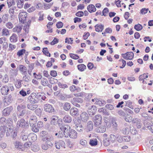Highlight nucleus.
Instances as JSON below:
<instances>
[{
    "mask_svg": "<svg viewBox=\"0 0 153 153\" xmlns=\"http://www.w3.org/2000/svg\"><path fill=\"white\" fill-rule=\"evenodd\" d=\"M149 10L148 8H143L140 11V13L142 15H144L147 13Z\"/></svg>",
    "mask_w": 153,
    "mask_h": 153,
    "instance_id": "nucleus-59",
    "label": "nucleus"
},
{
    "mask_svg": "<svg viewBox=\"0 0 153 153\" xmlns=\"http://www.w3.org/2000/svg\"><path fill=\"white\" fill-rule=\"evenodd\" d=\"M9 15L7 14H4L2 17V20L4 23H5L6 22L8 21V19Z\"/></svg>",
    "mask_w": 153,
    "mask_h": 153,
    "instance_id": "nucleus-39",
    "label": "nucleus"
},
{
    "mask_svg": "<svg viewBox=\"0 0 153 153\" xmlns=\"http://www.w3.org/2000/svg\"><path fill=\"white\" fill-rule=\"evenodd\" d=\"M36 119H31L29 121V123L30 126L31 127L33 126L34 125L36 124Z\"/></svg>",
    "mask_w": 153,
    "mask_h": 153,
    "instance_id": "nucleus-63",
    "label": "nucleus"
},
{
    "mask_svg": "<svg viewBox=\"0 0 153 153\" xmlns=\"http://www.w3.org/2000/svg\"><path fill=\"white\" fill-rule=\"evenodd\" d=\"M134 28L137 31H139L141 30L143 28L142 26L140 24L135 25L134 26Z\"/></svg>",
    "mask_w": 153,
    "mask_h": 153,
    "instance_id": "nucleus-54",
    "label": "nucleus"
},
{
    "mask_svg": "<svg viewBox=\"0 0 153 153\" xmlns=\"http://www.w3.org/2000/svg\"><path fill=\"white\" fill-rule=\"evenodd\" d=\"M79 143L82 145L85 146L87 145V142L85 140L82 139L80 140Z\"/></svg>",
    "mask_w": 153,
    "mask_h": 153,
    "instance_id": "nucleus-61",
    "label": "nucleus"
},
{
    "mask_svg": "<svg viewBox=\"0 0 153 153\" xmlns=\"http://www.w3.org/2000/svg\"><path fill=\"white\" fill-rule=\"evenodd\" d=\"M5 26L9 29H11L13 27V25L11 22H9L6 23Z\"/></svg>",
    "mask_w": 153,
    "mask_h": 153,
    "instance_id": "nucleus-47",
    "label": "nucleus"
},
{
    "mask_svg": "<svg viewBox=\"0 0 153 153\" xmlns=\"http://www.w3.org/2000/svg\"><path fill=\"white\" fill-rule=\"evenodd\" d=\"M27 13L26 12H22L19 13V21L22 23H24L26 20Z\"/></svg>",
    "mask_w": 153,
    "mask_h": 153,
    "instance_id": "nucleus-10",
    "label": "nucleus"
},
{
    "mask_svg": "<svg viewBox=\"0 0 153 153\" xmlns=\"http://www.w3.org/2000/svg\"><path fill=\"white\" fill-rule=\"evenodd\" d=\"M6 126L4 125L1 126L0 127V137L1 138L3 137L5 133L6 130Z\"/></svg>",
    "mask_w": 153,
    "mask_h": 153,
    "instance_id": "nucleus-22",
    "label": "nucleus"
},
{
    "mask_svg": "<svg viewBox=\"0 0 153 153\" xmlns=\"http://www.w3.org/2000/svg\"><path fill=\"white\" fill-rule=\"evenodd\" d=\"M4 117H2L0 118V123L5 125L6 126V124L7 121V119L6 118Z\"/></svg>",
    "mask_w": 153,
    "mask_h": 153,
    "instance_id": "nucleus-43",
    "label": "nucleus"
},
{
    "mask_svg": "<svg viewBox=\"0 0 153 153\" xmlns=\"http://www.w3.org/2000/svg\"><path fill=\"white\" fill-rule=\"evenodd\" d=\"M35 112L37 115L40 116L41 115L42 110L40 108H37L35 109Z\"/></svg>",
    "mask_w": 153,
    "mask_h": 153,
    "instance_id": "nucleus-53",
    "label": "nucleus"
},
{
    "mask_svg": "<svg viewBox=\"0 0 153 153\" xmlns=\"http://www.w3.org/2000/svg\"><path fill=\"white\" fill-rule=\"evenodd\" d=\"M52 140H48L45 141L49 148L52 147L53 145V143L51 141Z\"/></svg>",
    "mask_w": 153,
    "mask_h": 153,
    "instance_id": "nucleus-57",
    "label": "nucleus"
},
{
    "mask_svg": "<svg viewBox=\"0 0 153 153\" xmlns=\"http://www.w3.org/2000/svg\"><path fill=\"white\" fill-rule=\"evenodd\" d=\"M24 75L25 76L23 77V80L26 82H29L30 80V77L29 76H27V74Z\"/></svg>",
    "mask_w": 153,
    "mask_h": 153,
    "instance_id": "nucleus-64",
    "label": "nucleus"
},
{
    "mask_svg": "<svg viewBox=\"0 0 153 153\" xmlns=\"http://www.w3.org/2000/svg\"><path fill=\"white\" fill-rule=\"evenodd\" d=\"M42 52L46 56L50 57L51 54L48 51V48H44L43 49Z\"/></svg>",
    "mask_w": 153,
    "mask_h": 153,
    "instance_id": "nucleus-46",
    "label": "nucleus"
},
{
    "mask_svg": "<svg viewBox=\"0 0 153 153\" xmlns=\"http://www.w3.org/2000/svg\"><path fill=\"white\" fill-rule=\"evenodd\" d=\"M130 131L133 135H135L137 133V131L133 126H129Z\"/></svg>",
    "mask_w": 153,
    "mask_h": 153,
    "instance_id": "nucleus-45",
    "label": "nucleus"
},
{
    "mask_svg": "<svg viewBox=\"0 0 153 153\" xmlns=\"http://www.w3.org/2000/svg\"><path fill=\"white\" fill-rule=\"evenodd\" d=\"M43 108L44 110L46 112L52 113L54 111V109L52 106L49 104H45L44 105Z\"/></svg>",
    "mask_w": 153,
    "mask_h": 153,
    "instance_id": "nucleus-11",
    "label": "nucleus"
},
{
    "mask_svg": "<svg viewBox=\"0 0 153 153\" xmlns=\"http://www.w3.org/2000/svg\"><path fill=\"white\" fill-rule=\"evenodd\" d=\"M123 141L126 142H129L131 139L130 136H125L123 137Z\"/></svg>",
    "mask_w": 153,
    "mask_h": 153,
    "instance_id": "nucleus-62",
    "label": "nucleus"
},
{
    "mask_svg": "<svg viewBox=\"0 0 153 153\" xmlns=\"http://www.w3.org/2000/svg\"><path fill=\"white\" fill-rule=\"evenodd\" d=\"M81 120L84 122H86L88 119V114L85 112L82 113L80 115Z\"/></svg>",
    "mask_w": 153,
    "mask_h": 153,
    "instance_id": "nucleus-15",
    "label": "nucleus"
},
{
    "mask_svg": "<svg viewBox=\"0 0 153 153\" xmlns=\"http://www.w3.org/2000/svg\"><path fill=\"white\" fill-rule=\"evenodd\" d=\"M70 113L73 116H75L78 114V109L76 108H72L70 110Z\"/></svg>",
    "mask_w": 153,
    "mask_h": 153,
    "instance_id": "nucleus-27",
    "label": "nucleus"
},
{
    "mask_svg": "<svg viewBox=\"0 0 153 153\" xmlns=\"http://www.w3.org/2000/svg\"><path fill=\"white\" fill-rule=\"evenodd\" d=\"M117 119L115 118H112L111 119V123L113 126V128L115 129H117V124L116 122Z\"/></svg>",
    "mask_w": 153,
    "mask_h": 153,
    "instance_id": "nucleus-36",
    "label": "nucleus"
},
{
    "mask_svg": "<svg viewBox=\"0 0 153 153\" xmlns=\"http://www.w3.org/2000/svg\"><path fill=\"white\" fill-rule=\"evenodd\" d=\"M58 84L59 87L61 88L64 89L68 87V86L66 84H62L60 82H59Z\"/></svg>",
    "mask_w": 153,
    "mask_h": 153,
    "instance_id": "nucleus-56",
    "label": "nucleus"
},
{
    "mask_svg": "<svg viewBox=\"0 0 153 153\" xmlns=\"http://www.w3.org/2000/svg\"><path fill=\"white\" fill-rule=\"evenodd\" d=\"M75 128L77 131L79 132H81L84 130L83 127L80 124H76Z\"/></svg>",
    "mask_w": 153,
    "mask_h": 153,
    "instance_id": "nucleus-34",
    "label": "nucleus"
},
{
    "mask_svg": "<svg viewBox=\"0 0 153 153\" xmlns=\"http://www.w3.org/2000/svg\"><path fill=\"white\" fill-rule=\"evenodd\" d=\"M97 126L98 127L97 130L98 132L103 133L106 131V127L105 126H101V125H100Z\"/></svg>",
    "mask_w": 153,
    "mask_h": 153,
    "instance_id": "nucleus-28",
    "label": "nucleus"
},
{
    "mask_svg": "<svg viewBox=\"0 0 153 153\" xmlns=\"http://www.w3.org/2000/svg\"><path fill=\"white\" fill-rule=\"evenodd\" d=\"M22 29V27L19 25H18L16 26L13 28V31L14 32H16L17 33H19L21 32Z\"/></svg>",
    "mask_w": 153,
    "mask_h": 153,
    "instance_id": "nucleus-30",
    "label": "nucleus"
},
{
    "mask_svg": "<svg viewBox=\"0 0 153 153\" xmlns=\"http://www.w3.org/2000/svg\"><path fill=\"white\" fill-rule=\"evenodd\" d=\"M40 96L39 93H33L28 97L29 102L32 104L38 103L40 102Z\"/></svg>",
    "mask_w": 153,
    "mask_h": 153,
    "instance_id": "nucleus-2",
    "label": "nucleus"
},
{
    "mask_svg": "<svg viewBox=\"0 0 153 153\" xmlns=\"http://www.w3.org/2000/svg\"><path fill=\"white\" fill-rule=\"evenodd\" d=\"M93 125L92 121H89L87 123L86 128H85V130L87 132L92 131L93 128Z\"/></svg>",
    "mask_w": 153,
    "mask_h": 153,
    "instance_id": "nucleus-13",
    "label": "nucleus"
},
{
    "mask_svg": "<svg viewBox=\"0 0 153 153\" xmlns=\"http://www.w3.org/2000/svg\"><path fill=\"white\" fill-rule=\"evenodd\" d=\"M36 124L34 125L33 126H31L32 130L34 132H37L39 131V128Z\"/></svg>",
    "mask_w": 153,
    "mask_h": 153,
    "instance_id": "nucleus-51",
    "label": "nucleus"
},
{
    "mask_svg": "<svg viewBox=\"0 0 153 153\" xmlns=\"http://www.w3.org/2000/svg\"><path fill=\"white\" fill-rule=\"evenodd\" d=\"M35 104H32L31 103L28 104L27 105V108L32 111H34L38 107L37 105Z\"/></svg>",
    "mask_w": 153,
    "mask_h": 153,
    "instance_id": "nucleus-17",
    "label": "nucleus"
},
{
    "mask_svg": "<svg viewBox=\"0 0 153 153\" xmlns=\"http://www.w3.org/2000/svg\"><path fill=\"white\" fill-rule=\"evenodd\" d=\"M40 135L42 140L44 142L46 141L47 140H53V137L48 135V133L45 131H42L41 132Z\"/></svg>",
    "mask_w": 153,
    "mask_h": 153,
    "instance_id": "nucleus-5",
    "label": "nucleus"
},
{
    "mask_svg": "<svg viewBox=\"0 0 153 153\" xmlns=\"http://www.w3.org/2000/svg\"><path fill=\"white\" fill-rule=\"evenodd\" d=\"M6 130L5 132L7 137H8L10 136L12 132L13 131V129L8 128V127L6 126Z\"/></svg>",
    "mask_w": 153,
    "mask_h": 153,
    "instance_id": "nucleus-29",
    "label": "nucleus"
},
{
    "mask_svg": "<svg viewBox=\"0 0 153 153\" xmlns=\"http://www.w3.org/2000/svg\"><path fill=\"white\" fill-rule=\"evenodd\" d=\"M61 128V130L63 131L64 135L66 137L69 136L70 138L73 139H76L77 137V133L73 129H71L70 131V127L69 126H66V127Z\"/></svg>",
    "mask_w": 153,
    "mask_h": 153,
    "instance_id": "nucleus-1",
    "label": "nucleus"
},
{
    "mask_svg": "<svg viewBox=\"0 0 153 153\" xmlns=\"http://www.w3.org/2000/svg\"><path fill=\"white\" fill-rule=\"evenodd\" d=\"M132 123L136 124L137 128H140L141 127V120L138 119L134 118L132 120Z\"/></svg>",
    "mask_w": 153,
    "mask_h": 153,
    "instance_id": "nucleus-12",
    "label": "nucleus"
},
{
    "mask_svg": "<svg viewBox=\"0 0 153 153\" xmlns=\"http://www.w3.org/2000/svg\"><path fill=\"white\" fill-rule=\"evenodd\" d=\"M28 126V124L27 122H25L24 119H22L19 120L17 123L16 127L17 128H26Z\"/></svg>",
    "mask_w": 153,
    "mask_h": 153,
    "instance_id": "nucleus-8",
    "label": "nucleus"
},
{
    "mask_svg": "<svg viewBox=\"0 0 153 153\" xmlns=\"http://www.w3.org/2000/svg\"><path fill=\"white\" fill-rule=\"evenodd\" d=\"M95 31L97 32H99L100 31H102L104 29V25L102 24L99 25H96L95 26Z\"/></svg>",
    "mask_w": 153,
    "mask_h": 153,
    "instance_id": "nucleus-23",
    "label": "nucleus"
},
{
    "mask_svg": "<svg viewBox=\"0 0 153 153\" xmlns=\"http://www.w3.org/2000/svg\"><path fill=\"white\" fill-rule=\"evenodd\" d=\"M58 117L56 116L53 115L51 118V124L55 125L57 120Z\"/></svg>",
    "mask_w": 153,
    "mask_h": 153,
    "instance_id": "nucleus-31",
    "label": "nucleus"
},
{
    "mask_svg": "<svg viewBox=\"0 0 153 153\" xmlns=\"http://www.w3.org/2000/svg\"><path fill=\"white\" fill-rule=\"evenodd\" d=\"M77 68L79 71H83L86 69V66L83 64H81L78 65Z\"/></svg>",
    "mask_w": 153,
    "mask_h": 153,
    "instance_id": "nucleus-35",
    "label": "nucleus"
},
{
    "mask_svg": "<svg viewBox=\"0 0 153 153\" xmlns=\"http://www.w3.org/2000/svg\"><path fill=\"white\" fill-rule=\"evenodd\" d=\"M93 121L96 126H99L101 125L102 120V117L100 115H97L94 117Z\"/></svg>",
    "mask_w": 153,
    "mask_h": 153,
    "instance_id": "nucleus-9",
    "label": "nucleus"
},
{
    "mask_svg": "<svg viewBox=\"0 0 153 153\" xmlns=\"http://www.w3.org/2000/svg\"><path fill=\"white\" fill-rule=\"evenodd\" d=\"M13 109V107L12 106H10L5 108L2 111V116L4 117L8 116L12 112Z\"/></svg>",
    "mask_w": 153,
    "mask_h": 153,
    "instance_id": "nucleus-7",
    "label": "nucleus"
},
{
    "mask_svg": "<svg viewBox=\"0 0 153 153\" xmlns=\"http://www.w3.org/2000/svg\"><path fill=\"white\" fill-rule=\"evenodd\" d=\"M77 103H82L83 101V100L81 98L79 97H74L71 100V101H73Z\"/></svg>",
    "mask_w": 153,
    "mask_h": 153,
    "instance_id": "nucleus-37",
    "label": "nucleus"
},
{
    "mask_svg": "<svg viewBox=\"0 0 153 153\" xmlns=\"http://www.w3.org/2000/svg\"><path fill=\"white\" fill-rule=\"evenodd\" d=\"M25 108L26 106L25 105H18L17 108L18 110L17 114L20 116H23L26 113V110L25 109Z\"/></svg>",
    "mask_w": 153,
    "mask_h": 153,
    "instance_id": "nucleus-4",
    "label": "nucleus"
},
{
    "mask_svg": "<svg viewBox=\"0 0 153 153\" xmlns=\"http://www.w3.org/2000/svg\"><path fill=\"white\" fill-rule=\"evenodd\" d=\"M130 129L129 127H127L123 128V133L124 134H128L130 131Z\"/></svg>",
    "mask_w": 153,
    "mask_h": 153,
    "instance_id": "nucleus-58",
    "label": "nucleus"
},
{
    "mask_svg": "<svg viewBox=\"0 0 153 153\" xmlns=\"http://www.w3.org/2000/svg\"><path fill=\"white\" fill-rule=\"evenodd\" d=\"M97 111V108L94 105L91 106L88 108V114L89 115H94Z\"/></svg>",
    "mask_w": 153,
    "mask_h": 153,
    "instance_id": "nucleus-14",
    "label": "nucleus"
},
{
    "mask_svg": "<svg viewBox=\"0 0 153 153\" xmlns=\"http://www.w3.org/2000/svg\"><path fill=\"white\" fill-rule=\"evenodd\" d=\"M87 9L90 13L95 12L96 10L94 5L92 4L88 5L87 7Z\"/></svg>",
    "mask_w": 153,
    "mask_h": 153,
    "instance_id": "nucleus-20",
    "label": "nucleus"
},
{
    "mask_svg": "<svg viewBox=\"0 0 153 153\" xmlns=\"http://www.w3.org/2000/svg\"><path fill=\"white\" fill-rule=\"evenodd\" d=\"M7 4L9 7H11L12 5L15 4V2L14 0H7Z\"/></svg>",
    "mask_w": 153,
    "mask_h": 153,
    "instance_id": "nucleus-52",
    "label": "nucleus"
},
{
    "mask_svg": "<svg viewBox=\"0 0 153 153\" xmlns=\"http://www.w3.org/2000/svg\"><path fill=\"white\" fill-rule=\"evenodd\" d=\"M63 120L65 123H70L72 121V118L69 116L66 115L63 118Z\"/></svg>",
    "mask_w": 153,
    "mask_h": 153,
    "instance_id": "nucleus-33",
    "label": "nucleus"
},
{
    "mask_svg": "<svg viewBox=\"0 0 153 153\" xmlns=\"http://www.w3.org/2000/svg\"><path fill=\"white\" fill-rule=\"evenodd\" d=\"M41 83L43 86H45L48 85V82L46 78H44L42 80Z\"/></svg>",
    "mask_w": 153,
    "mask_h": 153,
    "instance_id": "nucleus-48",
    "label": "nucleus"
},
{
    "mask_svg": "<svg viewBox=\"0 0 153 153\" xmlns=\"http://www.w3.org/2000/svg\"><path fill=\"white\" fill-rule=\"evenodd\" d=\"M10 89L11 91L14 90V87L10 84L3 86L1 89V94L3 95H7L10 91Z\"/></svg>",
    "mask_w": 153,
    "mask_h": 153,
    "instance_id": "nucleus-3",
    "label": "nucleus"
},
{
    "mask_svg": "<svg viewBox=\"0 0 153 153\" xmlns=\"http://www.w3.org/2000/svg\"><path fill=\"white\" fill-rule=\"evenodd\" d=\"M19 70L22 74H27V68L24 65H19Z\"/></svg>",
    "mask_w": 153,
    "mask_h": 153,
    "instance_id": "nucleus-19",
    "label": "nucleus"
},
{
    "mask_svg": "<svg viewBox=\"0 0 153 153\" xmlns=\"http://www.w3.org/2000/svg\"><path fill=\"white\" fill-rule=\"evenodd\" d=\"M10 35L9 30L6 28L4 27L2 30V35L3 36H8Z\"/></svg>",
    "mask_w": 153,
    "mask_h": 153,
    "instance_id": "nucleus-25",
    "label": "nucleus"
},
{
    "mask_svg": "<svg viewBox=\"0 0 153 153\" xmlns=\"http://www.w3.org/2000/svg\"><path fill=\"white\" fill-rule=\"evenodd\" d=\"M17 6L18 8H22L23 5V0H17Z\"/></svg>",
    "mask_w": 153,
    "mask_h": 153,
    "instance_id": "nucleus-40",
    "label": "nucleus"
},
{
    "mask_svg": "<svg viewBox=\"0 0 153 153\" xmlns=\"http://www.w3.org/2000/svg\"><path fill=\"white\" fill-rule=\"evenodd\" d=\"M65 145V142L62 140H59L55 142V146L56 148L58 149H66Z\"/></svg>",
    "mask_w": 153,
    "mask_h": 153,
    "instance_id": "nucleus-6",
    "label": "nucleus"
},
{
    "mask_svg": "<svg viewBox=\"0 0 153 153\" xmlns=\"http://www.w3.org/2000/svg\"><path fill=\"white\" fill-rule=\"evenodd\" d=\"M71 108L70 103L68 102H66L63 106L64 109L66 111L69 110Z\"/></svg>",
    "mask_w": 153,
    "mask_h": 153,
    "instance_id": "nucleus-49",
    "label": "nucleus"
},
{
    "mask_svg": "<svg viewBox=\"0 0 153 153\" xmlns=\"http://www.w3.org/2000/svg\"><path fill=\"white\" fill-rule=\"evenodd\" d=\"M57 124L59 126V127L61 129V128L62 127H66V126H68V125H63L62 124L63 122L62 121V119H58V120H57Z\"/></svg>",
    "mask_w": 153,
    "mask_h": 153,
    "instance_id": "nucleus-44",
    "label": "nucleus"
},
{
    "mask_svg": "<svg viewBox=\"0 0 153 153\" xmlns=\"http://www.w3.org/2000/svg\"><path fill=\"white\" fill-rule=\"evenodd\" d=\"M97 140L95 138L90 139L89 144L91 146H95L97 145Z\"/></svg>",
    "mask_w": 153,
    "mask_h": 153,
    "instance_id": "nucleus-32",
    "label": "nucleus"
},
{
    "mask_svg": "<svg viewBox=\"0 0 153 153\" xmlns=\"http://www.w3.org/2000/svg\"><path fill=\"white\" fill-rule=\"evenodd\" d=\"M49 79L50 83L52 84H55L58 82L57 79L52 77L49 78Z\"/></svg>",
    "mask_w": 153,
    "mask_h": 153,
    "instance_id": "nucleus-41",
    "label": "nucleus"
},
{
    "mask_svg": "<svg viewBox=\"0 0 153 153\" xmlns=\"http://www.w3.org/2000/svg\"><path fill=\"white\" fill-rule=\"evenodd\" d=\"M28 138V133L25 132V131L23 130L22 131L21 135V139L23 141H26Z\"/></svg>",
    "mask_w": 153,
    "mask_h": 153,
    "instance_id": "nucleus-16",
    "label": "nucleus"
},
{
    "mask_svg": "<svg viewBox=\"0 0 153 153\" xmlns=\"http://www.w3.org/2000/svg\"><path fill=\"white\" fill-rule=\"evenodd\" d=\"M5 126H8L7 127L9 128H13V121L11 118H9L7 119V121Z\"/></svg>",
    "mask_w": 153,
    "mask_h": 153,
    "instance_id": "nucleus-18",
    "label": "nucleus"
},
{
    "mask_svg": "<svg viewBox=\"0 0 153 153\" xmlns=\"http://www.w3.org/2000/svg\"><path fill=\"white\" fill-rule=\"evenodd\" d=\"M116 140L119 143H122L123 141V137L120 135L117 134Z\"/></svg>",
    "mask_w": 153,
    "mask_h": 153,
    "instance_id": "nucleus-55",
    "label": "nucleus"
},
{
    "mask_svg": "<svg viewBox=\"0 0 153 153\" xmlns=\"http://www.w3.org/2000/svg\"><path fill=\"white\" fill-rule=\"evenodd\" d=\"M126 54H127L128 60H131L133 58L134 54L133 52H127Z\"/></svg>",
    "mask_w": 153,
    "mask_h": 153,
    "instance_id": "nucleus-38",
    "label": "nucleus"
},
{
    "mask_svg": "<svg viewBox=\"0 0 153 153\" xmlns=\"http://www.w3.org/2000/svg\"><path fill=\"white\" fill-rule=\"evenodd\" d=\"M26 50L24 49H22L19 51L17 53V55L20 56L25 53Z\"/></svg>",
    "mask_w": 153,
    "mask_h": 153,
    "instance_id": "nucleus-60",
    "label": "nucleus"
},
{
    "mask_svg": "<svg viewBox=\"0 0 153 153\" xmlns=\"http://www.w3.org/2000/svg\"><path fill=\"white\" fill-rule=\"evenodd\" d=\"M28 139H31L33 141H35L37 139V136L34 133H31L28 135Z\"/></svg>",
    "mask_w": 153,
    "mask_h": 153,
    "instance_id": "nucleus-24",
    "label": "nucleus"
},
{
    "mask_svg": "<svg viewBox=\"0 0 153 153\" xmlns=\"http://www.w3.org/2000/svg\"><path fill=\"white\" fill-rule=\"evenodd\" d=\"M132 102L130 100L126 102L125 106H128L131 109H133V106L132 105Z\"/></svg>",
    "mask_w": 153,
    "mask_h": 153,
    "instance_id": "nucleus-50",
    "label": "nucleus"
},
{
    "mask_svg": "<svg viewBox=\"0 0 153 153\" xmlns=\"http://www.w3.org/2000/svg\"><path fill=\"white\" fill-rule=\"evenodd\" d=\"M103 144L105 146H107L110 143V141L108 138H105L103 141Z\"/></svg>",
    "mask_w": 153,
    "mask_h": 153,
    "instance_id": "nucleus-42",
    "label": "nucleus"
},
{
    "mask_svg": "<svg viewBox=\"0 0 153 153\" xmlns=\"http://www.w3.org/2000/svg\"><path fill=\"white\" fill-rule=\"evenodd\" d=\"M18 37L17 35L13 33L10 37V40L11 42H16L17 41Z\"/></svg>",
    "mask_w": 153,
    "mask_h": 153,
    "instance_id": "nucleus-26",
    "label": "nucleus"
},
{
    "mask_svg": "<svg viewBox=\"0 0 153 153\" xmlns=\"http://www.w3.org/2000/svg\"><path fill=\"white\" fill-rule=\"evenodd\" d=\"M13 98L12 96L10 94L9 95L7 98H5L3 100V102L6 103L7 105H9L12 101Z\"/></svg>",
    "mask_w": 153,
    "mask_h": 153,
    "instance_id": "nucleus-21",
    "label": "nucleus"
}]
</instances>
